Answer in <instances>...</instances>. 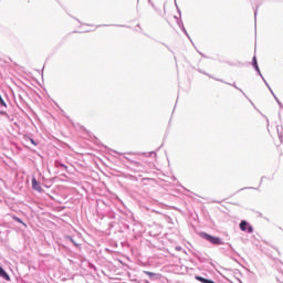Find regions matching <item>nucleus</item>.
<instances>
[{
  "mask_svg": "<svg viewBox=\"0 0 283 283\" xmlns=\"http://www.w3.org/2000/svg\"><path fill=\"white\" fill-rule=\"evenodd\" d=\"M149 6H151V8H154V10L158 11V9L156 8V4H154V1L148 0Z\"/></svg>",
  "mask_w": 283,
  "mask_h": 283,
  "instance_id": "obj_23",
  "label": "nucleus"
},
{
  "mask_svg": "<svg viewBox=\"0 0 283 283\" xmlns=\"http://www.w3.org/2000/svg\"><path fill=\"white\" fill-rule=\"evenodd\" d=\"M29 140L31 143V145H33L34 147H36L39 145V143L36 140H34V138L29 137Z\"/></svg>",
  "mask_w": 283,
  "mask_h": 283,
  "instance_id": "obj_18",
  "label": "nucleus"
},
{
  "mask_svg": "<svg viewBox=\"0 0 283 283\" xmlns=\"http://www.w3.org/2000/svg\"><path fill=\"white\" fill-rule=\"evenodd\" d=\"M199 238L206 240V242H209L210 244H212V247H220L227 244L230 251H233V245L231 243H226L220 237H216L205 231H201L199 232Z\"/></svg>",
  "mask_w": 283,
  "mask_h": 283,
  "instance_id": "obj_1",
  "label": "nucleus"
},
{
  "mask_svg": "<svg viewBox=\"0 0 283 283\" xmlns=\"http://www.w3.org/2000/svg\"><path fill=\"white\" fill-rule=\"evenodd\" d=\"M73 19H75V21H77V23H81V20H78V18L73 17Z\"/></svg>",
  "mask_w": 283,
  "mask_h": 283,
  "instance_id": "obj_30",
  "label": "nucleus"
},
{
  "mask_svg": "<svg viewBox=\"0 0 283 283\" xmlns=\"http://www.w3.org/2000/svg\"><path fill=\"white\" fill-rule=\"evenodd\" d=\"M149 155H150V156H151V155H155V156H156V151H150Z\"/></svg>",
  "mask_w": 283,
  "mask_h": 283,
  "instance_id": "obj_31",
  "label": "nucleus"
},
{
  "mask_svg": "<svg viewBox=\"0 0 283 283\" xmlns=\"http://www.w3.org/2000/svg\"><path fill=\"white\" fill-rule=\"evenodd\" d=\"M109 227L113 228V227H114V222H111V223H109Z\"/></svg>",
  "mask_w": 283,
  "mask_h": 283,
  "instance_id": "obj_34",
  "label": "nucleus"
},
{
  "mask_svg": "<svg viewBox=\"0 0 283 283\" xmlns=\"http://www.w3.org/2000/svg\"><path fill=\"white\" fill-rule=\"evenodd\" d=\"M13 220H14V222H18V224H23V227H25V222H23V219H21V218L14 216V217H13Z\"/></svg>",
  "mask_w": 283,
  "mask_h": 283,
  "instance_id": "obj_16",
  "label": "nucleus"
},
{
  "mask_svg": "<svg viewBox=\"0 0 283 283\" xmlns=\"http://www.w3.org/2000/svg\"><path fill=\"white\" fill-rule=\"evenodd\" d=\"M226 83L227 85H231L232 87H234V90H238L239 92H241V94H243V96H245V98H249V96H247V93H244V91L240 87H238V85H235V83H227V82H223Z\"/></svg>",
  "mask_w": 283,
  "mask_h": 283,
  "instance_id": "obj_11",
  "label": "nucleus"
},
{
  "mask_svg": "<svg viewBox=\"0 0 283 283\" xmlns=\"http://www.w3.org/2000/svg\"><path fill=\"white\" fill-rule=\"evenodd\" d=\"M198 54H200V56H202V59H209V56H207L205 53L200 52L199 50H197Z\"/></svg>",
  "mask_w": 283,
  "mask_h": 283,
  "instance_id": "obj_24",
  "label": "nucleus"
},
{
  "mask_svg": "<svg viewBox=\"0 0 283 283\" xmlns=\"http://www.w3.org/2000/svg\"><path fill=\"white\" fill-rule=\"evenodd\" d=\"M273 97H274V99L276 101L279 107H280L281 109H283V104H282V102H280V99L277 98V96H276V95H273Z\"/></svg>",
  "mask_w": 283,
  "mask_h": 283,
  "instance_id": "obj_17",
  "label": "nucleus"
},
{
  "mask_svg": "<svg viewBox=\"0 0 283 283\" xmlns=\"http://www.w3.org/2000/svg\"><path fill=\"white\" fill-rule=\"evenodd\" d=\"M64 240H65L66 242H72V244H73L74 247H76V249H78V247H81V244H78V243L76 242V240H74V238H73L72 235H65V237H64Z\"/></svg>",
  "mask_w": 283,
  "mask_h": 283,
  "instance_id": "obj_10",
  "label": "nucleus"
},
{
  "mask_svg": "<svg viewBox=\"0 0 283 283\" xmlns=\"http://www.w3.org/2000/svg\"><path fill=\"white\" fill-rule=\"evenodd\" d=\"M251 65H252L253 70L256 72L258 76H260L261 78H264V75H262V71H260V65L258 64L256 55H253Z\"/></svg>",
  "mask_w": 283,
  "mask_h": 283,
  "instance_id": "obj_4",
  "label": "nucleus"
},
{
  "mask_svg": "<svg viewBox=\"0 0 283 283\" xmlns=\"http://www.w3.org/2000/svg\"><path fill=\"white\" fill-rule=\"evenodd\" d=\"M0 277L2 280H4L6 282H10V274H8V272L6 271V269H3L2 265H0Z\"/></svg>",
  "mask_w": 283,
  "mask_h": 283,
  "instance_id": "obj_6",
  "label": "nucleus"
},
{
  "mask_svg": "<svg viewBox=\"0 0 283 283\" xmlns=\"http://www.w3.org/2000/svg\"><path fill=\"white\" fill-rule=\"evenodd\" d=\"M177 25H178V28L181 29V32H184V34L187 36V39H189V41H191V36L189 35V32H187V29L185 28V23L182 22V20H178ZM191 42L193 43V41H191Z\"/></svg>",
  "mask_w": 283,
  "mask_h": 283,
  "instance_id": "obj_5",
  "label": "nucleus"
},
{
  "mask_svg": "<svg viewBox=\"0 0 283 283\" xmlns=\"http://www.w3.org/2000/svg\"><path fill=\"white\" fill-rule=\"evenodd\" d=\"M124 158H126V159L128 160V163H134V161H132V160L129 159V157L124 156Z\"/></svg>",
  "mask_w": 283,
  "mask_h": 283,
  "instance_id": "obj_29",
  "label": "nucleus"
},
{
  "mask_svg": "<svg viewBox=\"0 0 283 283\" xmlns=\"http://www.w3.org/2000/svg\"><path fill=\"white\" fill-rule=\"evenodd\" d=\"M198 73H199V74H205V76H209V78H213V81H218L219 83H224V80H222V78H217V77H214L213 75H211V74L205 72L203 70L198 69Z\"/></svg>",
  "mask_w": 283,
  "mask_h": 283,
  "instance_id": "obj_7",
  "label": "nucleus"
},
{
  "mask_svg": "<svg viewBox=\"0 0 283 283\" xmlns=\"http://www.w3.org/2000/svg\"><path fill=\"white\" fill-rule=\"evenodd\" d=\"M175 7H176L178 14L181 15L182 11L180 10V7H178V2H176V0H175Z\"/></svg>",
  "mask_w": 283,
  "mask_h": 283,
  "instance_id": "obj_19",
  "label": "nucleus"
},
{
  "mask_svg": "<svg viewBox=\"0 0 283 283\" xmlns=\"http://www.w3.org/2000/svg\"><path fill=\"white\" fill-rule=\"evenodd\" d=\"M31 185H32V189L33 191H38V193H43V187H41V182L36 180V177H32L31 179Z\"/></svg>",
  "mask_w": 283,
  "mask_h": 283,
  "instance_id": "obj_3",
  "label": "nucleus"
},
{
  "mask_svg": "<svg viewBox=\"0 0 283 283\" xmlns=\"http://www.w3.org/2000/svg\"><path fill=\"white\" fill-rule=\"evenodd\" d=\"M265 179L266 180H273V177H266Z\"/></svg>",
  "mask_w": 283,
  "mask_h": 283,
  "instance_id": "obj_32",
  "label": "nucleus"
},
{
  "mask_svg": "<svg viewBox=\"0 0 283 283\" xmlns=\"http://www.w3.org/2000/svg\"><path fill=\"white\" fill-rule=\"evenodd\" d=\"M54 165L56 169H61V171H67V165L63 164L61 160H55Z\"/></svg>",
  "mask_w": 283,
  "mask_h": 283,
  "instance_id": "obj_8",
  "label": "nucleus"
},
{
  "mask_svg": "<svg viewBox=\"0 0 283 283\" xmlns=\"http://www.w3.org/2000/svg\"><path fill=\"white\" fill-rule=\"evenodd\" d=\"M239 229L244 233H253V226H251V223H249L247 220H241L239 223Z\"/></svg>",
  "mask_w": 283,
  "mask_h": 283,
  "instance_id": "obj_2",
  "label": "nucleus"
},
{
  "mask_svg": "<svg viewBox=\"0 0 283 283\" xmlns=\"http://www.w3.org/2000/svg\"><path fill=\"white\" fill-rule=\"evenodd\" d=\"M0 116H6V118H10V115L6 111H0Z\"/></svg>",
  "mask_w": 283,
  "mask_h": 283,
  "instance_id": "obj_20",
  "label": "nucleus"
},
{
  "mask_svg": "<svg viewBox=\"0 0 283 283\" xmlns=\"http://www.w3.org/2000/svg\"><path fill=\"white\" fill-rule=\"evenodd\" d=\"M192 255H193V258H196L199 262H201V264L205 263V262H207V258H205L201 252H193Z\"/></svg>",
  "mask_w": 283,
  "mask_h": 283,
  "instance_id": "obj_9",
  "label": "nucleus"
},
{
  "mask_svg": "<svg viewBox=\"0 0 283 283\" xmlns=\"http://www.w3.org/2000/svg\"><path fill=\"white\" fill-rule=\"evenodd\" d=\"M111 25H115L116 28H130L128 25H125V24H111ZM107 28L109 27V24H101V25H97V28Z\"/></svg>",
  "mask_w": 283,
  "mask_h": 283,
  "instance_id": "obj_13",
  "label": "nucleus"
},
{
  "mask_svg": "<svg viewBox=\"0 0 283 283\" xmlns=\"http://www.w3.org/2000/svg\"><path fill=\"white\" fill-rule=\"evenodd\" d=\"M174 19H176L177 22H178V21H182V14L179 15V17H178V15H175Z\"/></svg>",
  "mask_w": 283,
  "mask_h": 283,
  "instance_id": "obj_25",
  "label": "nucleus"
},
{
  "mask_svg": "<svg viewBox=\"0 0 283 283\" xmlns=\"http://www.w3.org/2000/svg\"><path fill=\"white\" fill-rule=\"evenodd\" d=\"M247 189H258L255 187H244V188H241L240 190H238V193H240V191H244Z\"/></svg>",
  "mask_w": 283,
  "mask_h": 283,
  "instance_id": "obj_22",
  "label": "nucleus"
},
{
  "mask_svg": "<svg viewBox=\"0 0 283 283\" xmlns=\"http://www.w3.org/2000/svg\"><path fill=\"white\" fill-rule=\"evenodd\" d=\"M161 45H165V48H167V50H169V52H174V51H171L170 48H169L167 44H165L164 42H161Z\"/></svg>",
  "mask_w": 283,
  "mask_h": 283,
  "instance_id": "obj_27",
  "label": "nucleus"
},
{
  "mask_svg": "<svg viewBox=\"0 0 283 283\" xmlns=\"http://www.w3.org/2000/svg\"><path fill=\"white\" fill-rule=\"evenodd\" d=\"M125 228H126V229H129V226H128V224H126V226H125Z\"/></svg>",
  "mask_w": 283,
  "mask_h": 283,
  "instance_id": "obj_36",
  "label": "nucleus"
},
{
  "mask_svg": "<svg viewBox=\"0 0 283 283\" xmlns=\"http://www.w3.org/2000/svg\"><path fill=\"white\" fill-rule=\"evenodd\" d=\"M148 275L149 280H159L160 274L154 272H145Z\"/></svg>",
  "mask_w": 283,
  "mask_h": 283,
  "instance_id": "obj_12",
  "label": "nucleus"
},
{
  "mask_svg": "<svg viewBox=\"0 0 283 283\" xmlns=\"http://www.w3.org/2000/svg\"><path fill=\"white\" fill-rule=\"evenodd\" d=\"M260 8V4H256V8L254 9V21L258 19V9Z\"/></svg>",
  "mask_w": 283,
  "mask_h": 283,
  "instance_id": "obj_21",
  "label": "nucleus"
},
{
  "mask_svg": "<svg viewBox=\"0 0 283 283\" xmlns=\"http://www.w3.org/2000/svg\"><path fill=\"white\" fill-rule=\"evenodd\" d=\"M264 85L268 87V90L270 91V93L272 94V96H275V93L273 92V88H271V85H269V82H266V78H262Z\"/></svg>",
  "mask_w": 283,
  "mask_h": 283,
  "instance_id": "obj_14",
  "label": "nucleus"
},
{
  "mask_svg": "<svg viewBox=\"0 0 283 283\" xmlns=\"http://www.w3.org/2000/svg\"><path fill=\"white\" fill-rule=\"evenodd\" d=\"M107 218H109V220L116 219V212H114L113 210H108Z\"/></svg>",
  "mask_w": 283,
  "mask_h": 283,
  "instance_id": "obj_15",
  "label": "nucleus"
},
{
  "mask_svg": "<svg viewBox=\"0 0 283 283\" xmlns=\"http://www.w3.org/2000/svg\"><path fill=\"white\" fill-rule=\"evenodd\" d=\"M250 103L253 105V102H251V99H250Z\"/></svg>",
  "mask_w": 283,
  "mask_h": 283,
  "instance_id": "obj_37",
  "label": "nucleus"
},
{
  "mask_svg": "<svg viewBox=\"0 0 283 283\" xmlns=\"http://www.w3.org/2000/svg\"><path fill=\"white\" fill-rule=\"evenodd\" d=\"M137 28H139V30H143V29L140 28V24H137Z\"/></svg>",
  "mask_w": 283,
  "mask_h": 283,
  "instance_id": "obj_35",
  "label": "nucleus"
},
{
  "mask_svg": "<svg viewBox=\"0 0 283 283\" xmlns=\"http://www.w3.org/2000/svg\"><path fill=\"white\" fill-rule=\"evenodd\" d=\"M175 249H176L177 251H182V247H180V245H177Z\"/></svg>",
  "mask_w": 283,
  "mask_h": 283,
  "instance_id": "obj_28",
  "label": "nucleus"
},
{
  "mask_svg": "<svg viewBox=\"0 0 283 283\" xmlns=\"http://www.w3.org/2000/svg\"><path fill=\"white\" fill-rule=\"evenodd\" d=\"M265 179H266V176H262V177H261V180H260V184H259L260 187L262 186V182H264Z\"/></svg>",
  "mask_w": 283,
  "mask_h": 283,
  "instance_id": "obj_26",
  "label": "nucleus"
},
{
  "mask_svg": "<svg viewBox=\"0 0 283 283\" xmlns=\"http://www.w3.org/2000/svg\"><path fill=\"white\" fill-rule=\"evenodd\" d=\"M163 147V145L161 146H159V148L158 149H160Z\"/></svg>",
  "mask_w": 283,
  "mask_h": 283,
  "instance_id": "obj_38",
  "label": "nucleus"
},
{
  "mask_svg": "<svg viewBox=\"0 0 283 283\" xmlns=\"http://www.w3.org/2000/svg\"><path fill=\"white\" fill-rule=\"evenodd\" d=\"M113 151V154H119V156H120V153H118V151H116V150H112Z\"/></svg>",
  "mask_w": 283,
  "mask_h": 283,
  "instance_id": "obj_33",
  "label": "nucleus"
}]
</instances>
